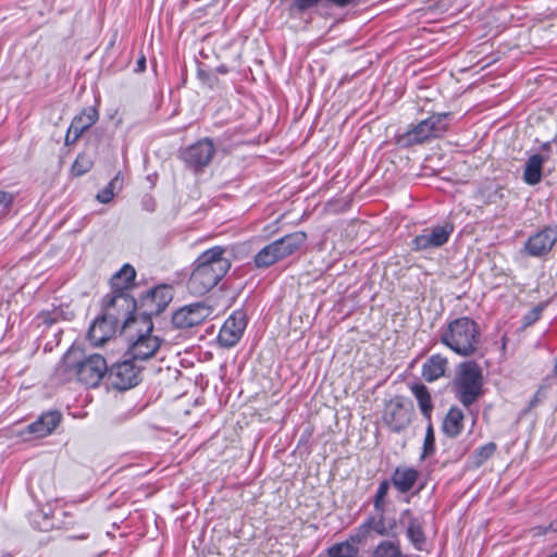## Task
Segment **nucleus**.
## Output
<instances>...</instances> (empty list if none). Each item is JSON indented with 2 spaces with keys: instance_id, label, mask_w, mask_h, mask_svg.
Returning <instances> with one entry per match:
<instances>
[{
  "instance_id": "obj_1",
  "label": "nucleus",
  "mask_w": 557,
  "mask_h": 557,
  "mask_svg": "<svg viewBox=\"0 0 557 557\" xmlns=\"http://www.w3.org/2000/svg\"><path fill=\"white\" fill-rule=\"evenodd\" d=\"M226 253V247L214 246L198 256L187 283L190 294L202 296L219 284L232 267Z\"/></svg>"
},
{
  "instance_id": "obj_2",
  "label": "nucleus",
  "mask_w": 557,
  "mask_h": 557,
  "mask_svg": "<svg viewBox=\"0 0 557 557\" xmlns=\"http://www.w3.org/2000/svg\"><path fill=\"white\" fill-rule=\"evenodd\" d=\"M107 372L108 364L101 355H86L82 348L72 346L60 361L55 375L63 382L76 379L87 387H97Z\"/></svg>"
},
{
  "instance_id": "obj_3",
  "label": "nucleus",
  "mask_w": 557,
  "mask_h": 557,
  "mask_svg": "<svg viewBox=\"0 0 557 557\" xmlns=\"http://www.w3.org/2000/svg\"><path fill=\"white\" fill-rule=\"evenodd\" d=\"M441 343L461 357H469L476 352L481 331L478 323L468 317H460L449 321L441 333Z\"/></svg>"
},
{
  "instance_id": "obj_4",
  "label": "nucleus",
  "mask_w": 557,
  "mask_h": 557,
  "mask_svg": "<svg viewBox=\"0 0 557 557\" xmlns=\"http://www.w3.org/2000/svg\"><path fill=\"white\" fill-rule=\"evenodd\" d=\"M483 384L481 368L472 361L462 362L454 380L455 396L468 408L482 396Z\"/></svg>"
},
{
  "instance_id": "obj_5",
  "label": "nucleus",
  "mask_w": 557,
  "mask_h": 557,
  "mask_svg": "<svg viewBox=\"0 0 557 557\" xmlns=\"http://www.w3.org/2000/svg\"><path fill=\"white\" fill-rule=\"evenodd\" d=\"M145 330H140L135 341L127 349V355L135 361H144L152 358L163 349L164 341L153 334V323L151 318L143 314L140 318Z\"/></svg>"
},
{
  "instance_id": "obj_6",
  "label": "nucleus",
  "mask_w": 557,
  "mask_h": 557,
  "mask_svg": "<svg viewBox=\"0 0 557 557\" xmlns=\"http://www.w3.org/2000/svg\"><path fill=\"white\" fill-rule=\"evenodd\" d=\"M454 231L455 226L449 221L425 227L411 240V249L419 252L441 248L448 243Z\"/></svg>"
},
{
  "instance_id": "obj_7",
  "label": "nucleus",
  "mask_w": 557,
  "mask_h": 557,
  "mask_svg": "<svg viewBox=\"0 0 557 557\" xmlns=\"http://www.w3.org/2000/svg\"><path fill=\"white\" fill-rule=\"evenodd\" d=\"M135 277V269L129 264H124L111 278L112 292L102 298L104 306L128 309L131 299L126 289L133 284Z\"/></svg>"
},
{
  "instance_id": "obj_8",
  "label": "nucleus",
  "mask_w": 557,
  "mask_h": 557,
  "mask_svg": "<svg viewBox=\"0 0 557 557\" xmlns=\"http://www.w3.org/2000/svg\"><path fill=\"white\" fill-rule=\"evenodd\" d=\"M557 243V227L545 226L533 233L524 242L521 252L532 258H546Z\"/></svg>"
},
{
  "instance_id": "obj_9",
  "label": "nucleus",
  "mask_w": 557,
  "mask_h": 557,
  "mask_svg": "<svg viewBox=\"0 0 557 557\" xmlns=\"http://www.w3.org/2000/svg\"><path fill=\"white\" fill-rule=\"evenodd\" d=\"M103 313L98 317L90 325L87 338L92 346H101L109 341L114 334V329L117 323L119 317L115 314L116 307H106L101 304Z\"/></svg>"
},
{
  "instance_id": "obj_10",
  "label": "nucleus",
  "mask_w": 557,
  "mask_h": 557,
  "mask_svg": "<svg viewBox=\"0 0 557 557\" xmlns=\"http://www.w3.org/2000/svg\"><path fill=\"white\" fill-rule=\"evenodd\" d=\"M131 357L122 362H117L109 370V382L112 388L126 391L136 386L140 382V368Z\"/></svg>"
},
{
  "instance_id": "obj_11",
  "label": "nucleus",
  "mask_w": 557,
  "mask_h": 557,
  "mask_svg": "<svg viewBox=\"0 0 557 557\" xmlns=\"http://www.w3.org/2000/svg\"><path fill=\"white\" fill-rule=\"evenodd\" d=\"M215 153L212 139L206 137L188 146L183 151V160L195 172L208 166Z\"/></svg>"
},
{
  "instance_id": "obj_12",
  "label": "nucleus",
  "mask_w": 557,
  "mask_h": 557,
  "mask_svg": "<svg viewBox=\"0 0 557 557\" xmlns=\"http://www.w3.org/2000/svg\"><path fill=\"white\" fill-rule=\"evenodd\" d=\"M247 326V315L243 310H235L223 323L218 341L221 346L230 348L235 346Z\"/></svg>"
},
{
  "instance_id": "obj_13",
  "label": "nucleus",
  "mask_w": 557,
  "mask_h": 557,
  "mask_svg": "<svg viewBox=\"0 0 557 557\" xmlns=\"http://www.w3.org/2000/svg\"><path fill=\"white\" fill-rule=\"evenodd\" d=\"M211 312V308L202 302L190 304L173 313L172 323L177 329H190L201 324Z\"/></svg>"
},
{
  "instance_id": "obj_14",
  "label": "nucleus",
  "mask_w": 557,
  "mask_h": 557,
  "mask_svg": "<svg viewBox=\"0 0 557 557\" xmlns=\"http://www.w3.org/2000/svg\"><path fill=\"white\" fill-rule=\"evenodd\" d=\"M399 522L406 527V536L413 548L420 552L424 550L426 536L423 517L414 515L411 509L407 508L400 512Z\"/></svg>"
},
{
  "instance_id": "obj_15",
  "label": "nucleus",
  "mask_w": 557,
  "mask_h": 557,
  "mask_svg": "<svg viewBox=\"0 0 557 557\" xmlns=\"http://www.w3.org/2000/svg\"><path fill=\"white\" fill-rule=\"evenodd\" d=\"M98 119L99 113L95 107L85 108L72 120L65 136V144H74L85 131H87L98 121Z\"/></svg>"
},
{
  "instance_id": "obj_16",
  "label": "nucleus",
  "mask_w": 557,
  "mask_h": 557,
  "mask_svg": "<svg viewBox=\"0 0 557 557\" xmlns=\"http://www.w3.org/2000/svg\"><path fill=\"white\" fill-rule=\"evenodd\" d=\"M396 529L395 518H388L385 513L375 512L369 516L362 524L358 528V533L363 539L370 533L374 532L381 536H387L392 534Z\"/></svg>"
},
{
  "instance_id": "obj_17",
  "label": "nucleus",
  "mask_w": 557,
  "mask_h": 557,
  "mask_svg": "<svg viewBox=\"0 0 557 557\" xmlns=\"http://www.w3.org/2000/svg\"><path fill=\"white\" fill-rule=\"evenodd\" d=\"M384 421L391 431L399 433L411 422V409L400 401H392L385 410Z\"/></svg>"
},
{
  "instance_id": "obj_18",
  "label": "nucleus",
  "mask_w": 557,
  "mask_h": 557,
  "mask_svg": "<svg viewBox=\"0 0 557 557\" xmlns=\"http://www.w3.org/2000/svg\"><path fill=\"white\" fill-rule=\"evenodd\" d=\"M419 478V470L413 467L400 465L394 469L391 475V482L399 494H406L416 486Z\"/></svg>"
},
{
  "instance_id": "obj_19",
  "label": "nucleus",
  "mask_w": 557,
  "mask_h": 557,
  "mask_svg": "<svg viewBox=\"0 0 557 557\" xmlns=\"http://www.w3.org/2000/svg\"><path fill=\"white\" fill-rule=\"evenodd\" d=\"M173 299V289L169 285H160L151 289L144 298V304L150 307V311L147 314H159Z\"/></svg>"
},
{
  "instance_id": "obj_20",
  "label": "nucleus",
  "mask_w": 557,
  "mask_h": 557,
  "mask_svg": "<svg viewBox=\"0 0 557 557\" xmlns=\"http://www.w3.org/2000/svg\"><path fill=\"white\" fill-rule=\"evenodd\" d=\"M61 422L59 411H48L42 413L36 421L27 425V432L36 438L45 437L51 434Z\"/></svg>"
},
{
  "instance_id": "obj_21",
  "label": "nucleus",
  "mask_w": 557,
  "mask_h": 557,
  "mask_svg": "<svg viewBox=\"0 0 557 557\" xmlns=\"http://www.w3.org/2000/svg\"><path fill=\"white\" fill-rule=\"evenodd\" d=\"M306 240V233L294 232L285 235L280 239L274 240L273 244L275 246L280 260H283L298 251L301 248V246H304Z\"/></svg>"
},
{
  "instance_id": "obj_22",
  "label": "nucleus",
  "mask_w": 557,
  "mask_h": 557,
  "mask_svg": "<svg viewBox=\"0 0 557 557\" xmlns=\"http://www.w3.org/2000/svg\"><path fill=\"white\" fill-rule=\"evenodd\" d=\"M548 159V156L534 153L529 156L525 161L522 180L527 185L534 186L542 181L543 165Z\"/></svg>"
},
{
  "instance_id": "obj_23",
  "label": "nucleus",
  "mask_w": 557,
  "mask_h": 557,
  "mask_svg": "<svg viewBox=\"0 0 557 557\" xmlns=\"http://www.w3.org/2000/svg\"><path fill=\"white\" fill-rule=\"evenodd\" d=\"M364 539L358 531L351 534L348 540L339 543H335L327 548L329 557H355L359 552V544Z\"/></svg>"
},
{
  "instance_id": "obj_24",
  "label": "nucleus",
  "mask_w": 557,
  "mask_h": 557,
  "mask_svg": "<svg viewBox=\"0 0 557 557\" xmlns=\"http://www.w3.org/2000/svg\"><path fill=\"white\" fill-rule=\"evenodd\" d=\"M432 139L428 131V123L422 120L404 134L398 135L397 144L403 147H410Z\"/></svg>"
},
{
  "instance_id": "obj_25",
  "label": "nucleus",
  "mask_w": 557,
  "mask_h": 557,
  "mask_svg": "<svg viewBox=\"0 0 557 557\" xmlns=\"http://www.w3.org/2000/svg\"><path fill=\"white\" fill-rule=\"evenodd\" d=\"M448 360L446 357L436 354L432 355L422 366V377L426 382H434L445 374Z\"/></svg>"
},
{
  "instance_id": "obj_26",
  "label": "nucleus",
  "mask_w": 557,
  "mask_h": 557,
  "mask_svg": "<svg viewBox=\"0 0 557 557\" xmlns=\"http://www.w3.org/2000/svg\"><path fill=\"white\" fill-rule=\"evenodd\" d=\"M465 414L462 410L456 406H453L446 413L442 430L448 437H457L463 430Z\"/></svg>"
},
{
  "instance_id": "obj_27",
  "label": "nucleus",
  "mask_w": 557,
  "mask_h": 557,
  "mask_svg": "<svg viewBox=\"0 0 557 557\" xmlns=\"http://www.w3.org/2000/svg\"><path fill=\"white\" fill-rule=\"evenodd\" d=\"M410 391L417 399L422 416L428 422H430V420H432L434 405L428 387L424 384L414 383L410 386Z\"/></svg>"
},
{
  "instance_id": "obj_28",
  "label": "nucleus",
  "mask_w": 557,
  "mask_h": 557,
  "mask_svg": "<svg viewBox=\"0 0 557 557\" xmlns=\"http://www.w3.org/2000/svg\"><path fill=\"white\" fill-rule=\"evenodd\" d=\"M453 114L450 112L434 113L424 121L431 138L442 137L448 129Z\"/></svg>"
},
{
  "instance_id": "obj_29",
  "label": "nucleus",
  "mask_w": 557,
  "mask_h": 557,
  "mask_svg": "<svg viewBox=\"0 0 557 557\" xmlns=\"http://www.w3.org/2000/svg\"><path fill=\"white\" fill-rule=\"evenodd\" d=\"M51 515L52 510L50 507L37 508L35 511L29 513L28 519L34 528L40 531H49L54 527Z\"/></svg>"
},
{
  "instance_id": "obj_30",
  "label": "nucleus",
  "mask_w": 557,
  "mask_h": 557,
  "mask_svg": "<svg viewBox=\"0 0 557 557\" xmlns=\"http://www.w3.org/2000/svg\"><path fill=\"white\" fill-rule=\"evenodd\" d=\"M277 261H280V258L273 242L259 250L253 258L255 267L258 269L269 268Z\"/></svg>"
},
{
  "instance_id": "obj_31",
  "label": "nucleus",
  "mask_w": 557,
  "mask_h": 557,
  "mask_svg": "<svg viewBox=\"0 0 557 557\" xmlns=\"http://www.w3.org/2000/svg\"><path fill=\"white\" fill-rule=\"evenodd\" d=\"M371 557H405L398 542L385 540L373 549Z\"/></svg>"
},
{
  "instance_id": "obj_32",
  "label": "nucleus",
  "mask_w": 557,
  "mask_h": 557,
  "mask_svg": "<svg viewBox=\"0 0 557 557\" xmlns=\"http://www.w3.org/2000/svg\"><path fill=\"white\" fill-rule=\"evenodd\" d=\"M435 453V435L432 425V421L428 422L425 436L423 441V448L421 454V459H425L432 456Z\"/></svg>"
},
{
  "instance_id": "obj_33",
  "label": "nucleus",
  "mask_w": 557,
  "mask_h": 557,
  "mask_svg": "<svg viewBox=\"0 0 557 557\" xmlns=\"http://www.w3.org/2000/svg\"><path fill=\"white\" fill-rule=\"evenodd\" d=\"M92 164L94 162L89 156L81 153L72 165V173L76 176L84 175L92 168Z\"/></svg>"
},
{
  "instance_id": "obj_34",
  "label": "nucleus",
  "mask_w": 557,
  "mask_h": 557,
  "mask_svg": "<svg viewBox=\"0 0 557 557\" xmlns=\"http://www.w3.org/2000/svg\"><path fill=\"white\" fill-rule=\"evenodd\" d=\"M120 182L119 175L113 177L110 183L96 195V199L101 203L110 202L114 197V189L117 187Z\"/></svg>"
},
{
  "instance_id": "obj_35",
  "label": "nucleus",
  "mask_w": 557,
  "mask_h": 557,
  "mask_svg": "<svg viewBox=\"0 0 557 557\" xmlns=\"http://www.w3.org/2000/svg\"><path fill=\"white\" fill-rule=\"evenodd\" d=\"M14 199L12 193L0 189V220L10 214Z\"/></svg>"
},
{
  "instance_id": "obj_36",
  "label": "nucleus",
  "mask_w": 557,
  "mask_h": 557,
  "mask_svg": "<svg viewBox=\"0 0 557 557\" xmlns=\"http://www.w3.org/2000/svg\"><path fill=\"white\" fill-rule=\"evenodd\" d=\"M496 450V445L493 442H490L475 451V463L478 466L484 463L487 459H490Z\"/></svg>"
},
{
  "instance_id": "obj_37",
  "label": "nucleus",
  "mask_w": 557,
  "mask_h": 557,
  "mask_svg": "<svg viewBox=\"0 0 557 557\" xmlns=\"http://www.w3.org/2000/svg\"><path fill=\"white\" fill-rule=\"evenodd\" d=\"M372 505L375 512L386 513L388 500L387 498L374 495Z\"/></svg>"
},
{
  "instance_id": "obj_38",
  "label": "nucleus",
  "mask_w": 557,
  "mask_h": 557,
  "mask_svg": "<svg viewBox=\"0 0 557 557\" xmlns=\"http://www.w3.org/2000/svg\"><path fill=\"white\" fill-rule=\"evenodd\" d=\"M321 0H295L294 1V5L295 8L302 12V11H306L310 8H313L314 5H317Z\"/></svg>"
},
{
  "instance_id": "obj_39",
  "label": "nucleus",
  "mask_w": 557,
  "mask_h": 557,
  "mask_svg": "<svg viewBox=\"0 0 557 557\" xmlns=\"http://www.w3.org/2000/svg\"><path fill=\"white\" fill-rule=\"evenodd\" d=\"M391 480L384 479L379 483L377 490L375 492V496H381L387 498L389 488H391Z\"/></svg>"
},
{
  "instance_id": "obj_40",
  "label": "nucleus",
  "mask_w": 557,
  "mask_h": 557,
  "mask_svg": "<svg viewBox=\"0 0 557 557\" xmlns=\"http://www.w3.org/2000/svg\"><path fill=\"white\" fill-rule=\"evenodd\" d=\"M541 313H542V308L541 307L537 306V307L533 308L524 317L525 324L530 325V324L534 323L535 321H537L540 319V317H541Z\"/></svg>"
},
{
  "instance_id": "obj_41",
  "label": "nucleus",
  "mask_w": 557,
  "mask_h": 557,
  "mask_svg": "<svg viewBox=\"0 0 557 557\" xmlns=\"http://www.w3.org/2000/svg\"><path fill=\"white\" fill-rule=\"evenodd\" d=\"M327 1L338 8H345L346 5L355 2V0H327Z\"/></svg>"
},
{
  "instance_id": "obj_42",
  "label": "nucleus",
  "mask_w": 557,
  "mask_h": 557,
  "mask_svg": "<svg viewBox=\"0 0 557 557\" xmlns=\"http://www.w3.org/2000/svg\"><path fill=\"white\" fill-rule=\"evenodd\" d=\"M552 149V143L550 141H545L541 145V150L542 151H545V152H549Z\"/></svg>"
},
{
  "instance_id": "obj_43",
  "label": "nucleus",
  "mask_w": 557,
  "mask_h": 557,
  "mask_svg": "<svg viewBox=\"0 0 557 557\" xmlns=\"http://www.w3.org/2000/svg\"><path fill=\"white\" fill-rule=\"evenodd\" d=\"M540 395H541V389L537 391V393L535 394V396L531 400L530 407H534L537 404Z\"/></svg>"
},
{
  "instance_id": "obj_44",
  "label": "nucleus",
  "mask_w": 557,
  "mask_h": 557,
  "mask_svg": "<svg viewBox=\"0 0 557 557\" xmlns=\"http://www.w3.org/2000/svg\"><path fill=\"white\" fill-rule=\"evenodd\" d=\"M146 66V60L145 58L143 57L139 61H138V67L143 71Z\"/></svg>"
}]
</instances>
